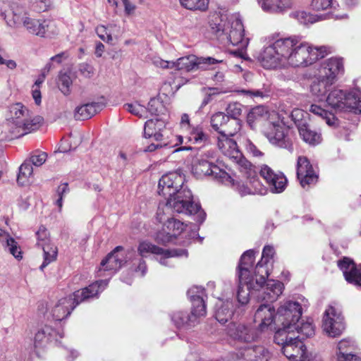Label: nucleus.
I'll return each instance as SVG.
<instances>
[{
    "label": "nucleus",
    "instance_id": "nucleus-33",
    "mask_svg": "<svg viewBox=\"0 0 361 361\" xmlns=\"http://www.w3.org/2000/svg\"><path fill=\"white\" fill-rule=\"evenodd\" d=\"M347 94L340 89L332 90L326 97L327 104L336 111H343L345 109V97Z\"/></svg>",
    "mask_w": 361,
    "mask_h": 361
},
{
    "label": "nucleus",
    "instance_id": "nucleus-26",
    "mask_svg": "<svg viewBox=\"0 0 361 361\" xmlns=\"http://www.w3.org/2000/svg\"><path fill=\"white\" fill-rule=\"evenodd\" d=\"M294 0H257L259 6L267 13H283L290 9Z\"/></svg>",
    "mask_w": 361,
    "mask_h": 361
},
{
    "label": "nucleus",
    "instance_id": "nucleus-12",
    "mask_svg": "<svg viewBox=\"0 0 361 361\" xmlns=\"http://www.w3.org/2000/svg\"><path fill=\"white\" fill-rule=\"evenodd\" d=\"M192 170L198 178L204 176H211L224 183H231L232 181L231 177L225 171L203 159L199 160L198 163L194 165Z\"/></svg>",
    "mask_w": 361,
    "mask_h": 361
},
{
    "label": "nucleus",
    "instance_id": "nucleus-48",
    "mask_svg": "<svg viewBox=\"0 0 361 361\" xmlns=\"http://www.w3.org/2000/svg\"><path fill=\"white\" fill-rule=\"evenodd\" d=\"M182 6L191 11H204L207 9L209 0H179Z\"/></svg>",
    "mask_w": 361,
    "mask_h": 361
},
{
    "label": "nucleus",
    "instance_id": "nucleus-9",
    "mask_svg": "<svg viewBox=\"0 0 361 361\" xmlns=\"http://www.w3.org/2000/svg\"><path fill=\"white\" fill-rule=\"evenodd\" d=\"M0 14L10 26H18L27 17L25 4L20 0L4 1L0 5Z\"/></svg>",
    "mask_w": 361,
    "mask_h": 361
},
{
    "label": "nucleus",
    "instance_id": "nucleus-6",
    "mask_svg": "<svg viewBox=\"0 0 361 361\" xmlns=\"http://www.w3.org/2000/svg\"><path fill=\"white\" fill-rule=\"evenodd\" d=\"M292 332L277 330L274 335V341L281 346L283 355L291 361H307L306 347L299 338V336L291 335Z\"/></svg>",
    "mask_w": 361,
    "mask_h": 361
},
{
    "label": "nucleus",
    "instance_id": "nucleus-39",
    "mask_svg": "<svg viewBox=\"0 0 361 361\" xmlns=\"http://www.w3.org/2000/svg\"><path fill=\"white\" fill-rule=\"evenodd\" d=\"M188 295L192 302V307L198 310L202 306L206 310L204 300V289L200 286H193L188 290Z\"/></svg>",
    "mask_w": 361,
    "mask_h": 361
},
{
    "label": "nucleus",
    "instance_id": "nucleus-38",
    "mask_svg": "<svg viewBox=\"0 0 361 361\" xmlns=\"http://www.w3.org/2000/svg\"><path fill=\"white\" fill-rule=\"evenodd\" d=\"M158 255H160V257L158 260L161 265L166 267H171L172 266L171 259L173 257H178L183 256L188 257V252L185 249H163V252L159 253Z\"/></svg>",
    "mask_w": 361,
    "mask_h": 361
},
{
    "label": "nucleus",
    "instance_id": "nucleus-63",
    "mask_svg": "<svg viewBox=\"0 0 361 361\" xmlns=\"http://www.w3.org/2000/svg\"><path fill=\"white\" fill-rule=\"evenodd\" d=\"M162 109V104L157 99H151L148 103L147 111L152 115H158Z\"/></svg>",
    "mask_w": 361,
    "mask_h": 361
},
{
    "label": "nucleus",
    "instance_id": "nucleus-1",
    "mask_svg": "<svg viewBox=\"0 0 361 361\" xmlns=\"http://www.w3.org/2000/svg\"><path fill=\"white\" fill-rule=\"evenodd\" d=\"M328 53L327 47H312L296 37L280 38L264 47L257 59L267 69L279 67H300L312 64Z\"/></svg>",
    "mask_w": 361,
    "mask_h": 361
},
{
    "label": "nucleus",
    "instance_id": "nucleus-43",
    "mask_svg": "<svg viewBox=\"0 0 361 361\" xmlns=\"http://www.w3.org/2000/svg\"><path fill=\"white\" fill-rule=\"evenodd\" d=\"M345 109L343 111H353L355 113H361V95L359 94H348L345 97Z\"/></svg>",
    "mask_w": 361,
    "mask_h": 361
},
{
    "label": "nucleus",
    "instance_id": "nucleus-22",
    "mask_svg": "<svg viewBox=\"0 0 361 361\" xmlns=\"http://www.w3.org/2000/svg\"><path fill=\"white\" fill-rule=\"evenodd\" d=\"M343 63L340 58H330L322 63L319 74L334 83L338 75L343 73Z\"/></svg>",
    "mask_w": 361,
    "mask_h": 361
},
{
    "label": "nucleus",
    "instance_id": "nucleus-7",
    "mask_svg": "<svg viewBox=\"0 0 361 361\" xmlns=\"http://www.w3.org/2000/svg\"><path fill=\"white\" fill-rule=\"evenodd\" d=\"M302 315V307L299 302L295 301H286L281 305L276 312V320L281 324V328L278 330H285L286 332H293L297 328L296 322Z\"/></svg>",
    "mask_w": 361,
    "mask_h": 361
},
{
    "label": "nucleus",
    "instance_id": "nucleus-40",
    "mask_svg": "<svg viewBox=\"0 0 361 361\" xmlns=\"http://www.w3.org/2000/svg\"><path fill=\"white\" fill-rule=\"evenodd\" d=\"M188 140L193 144L206 145L209 142V136L207 134L202 127L197 126L190 131Z\"/></svg>",
    "mask_w": 361,
    "mask_h": 361
},
{
    "label": "nucleus",
    "instance_id": "nucleus-41",
    "mask_svg": "<svg viewBox=\"0 0 361 361\" xmlns=\"http://www.w3.org/2000/svg\"><path fill=\"white\" fill-rule=\"evenodd\" d=\"M33 169L28 161L25 160L19 167V171L17 177V182L20 185H25L29 183L32 177Z\"/></svg>",
    "mask_w": 361,
    "mask_h": 361
},
{
    "label": "nucleus",
    "instance_id": "nucleus-46",
    "mask_svg": "<svg viewBox=\"0 0 361 361\" xmlns=\"http://www.w3.org/2000/svg\"><path fill=\"white\" fill-rule=\"evenodd\" d=\"M137 251L142 257H145L149 254L158 255L163 252V248H161L149 241H142L139 243Z\"/></svg>",
    "mask_w": 361,
    "mask_h": 361
},
{
    "label": "nucleus",
    "instance_id": "nucleus-23",
    "mask_svg": "<svg viewBox=\"0 0 361 361\" xmlns=\"http://www.w3.org/2000/svg\"><path fill=\"white\" fill-rule=\"evenodd\" d=\"M338 266L348 283L361 286V271L356 268L352 259L345 257L338 261Z\"/></svg>",
    "mask_w": 361,
    "mask_h": 361
},
{
    "label": "nucleus",
    "instance_id": "nucleus-10",
    "mask_svg": "<svg viewBox=\"0 0 361 361\" xmlns=\"http://www.w3.org/2000/svg\"><path fill=\"white\" fill-rule=\"evenodd\" d=\"M322 328L329 337L341 336L345 329L344 319L341 313L335 307L329 306L324 314Z\"/></svg>",
    "mask_w": 361,
    "mask_h": 361
},
{
    "label": "nucleus",
    "instance_id": "nucleus-25",
    "mask_svg": "<svg viewBox=\"0 0 361 361\" xmlns=\"http://www.w3.org/2000/svg\"><path fill=\"white\" fill-rule=\"evenodd\" d=\"M354 347V342L350 339L340 341L333 361H361L359 357L353 353Z\"/></svg>",
    "mask_w": 361,
    "mask_h": 361
},
{
    "label": "nucleus",
    "instance_id": "nucleus-47",
    "mask_svg": "<svg viewBox=\"0 0 361 361\" xmlns=\"http://www.w3.org/2000/svg\"><path fill=\"white\" fill-rule=\"evenodd\" d=\"M226 121H228V116H226L223 112H216L210 118L212 128L218 132L219 135L224 128Z\"/></svg>",
    "mask_w": 361,
    "mask_h": 361
},
{
    "label": "nucleus",
    "instance_id": "nucleus-21",
    "mask_svg": "<svg viewBox=\"0 0 361 361\" xmlns=\"http://www.w3.org/2000/svg\"><path fill=\"white\" fill-rule=\"evenodd\" d=\"M237 357L245 361H269L271 354L262 345H252L240 349Z\"/></svg>",
    "mask_w": 361,
    "mask_h": 361
},
{
    "label": "nucleus",
    "instance_id": "nucleus-28",
    "mask_svg": "<svg viewBox=\"0 0 361 361\" xmlns=\"http://www.w3.org/2000/svg\"><path fill=\"white\" fill-rule=\"evenodd\" d=\"M166 130L165 123L159 119H149L145 122L144 135L145 137H154L156 141L163 140L166 137Z\"/></svg>",
    "mask_w": 361,
    "mask_h": 361
},
{
    "label": "nucleus",
    "instance_id": "nucleus-50",
    "mask_svg": "<svg viewBox=\"0 0 361 361\" xmlns=\"http://www.w3.org/2000/svg\"><path fill=\"white\" fill-rule=\"evenodd\" d=\"M254 274L255 275L252 276L254 279V283H256L257 281H259L260 282V287H262V283L265 282L266 277H267L269 274L267 264L259 261L255 268Z\"/></svg>",
    "mask_w": 361,
    "mask_h": 361
},
{
    "label": "nucleus",
    "instance_id": "nucleus-36",
    "mask_svg": "<svg viewBox=\"0 0 361 361\" xmlns=\"http://www.w3.org/2000/svg\"><path fill=\"white\" fill-rule=\"evenodd\" d=\"M216 306L215 317L216 320L222 324L227 322L233 314V305L232 301H219Z\"/></svg>",
    "mask_w": 361,
    "mask_h": 361
},
{
    "label": "nucleus",
    "instance_id": "nucleus-44",
    "mask_svg": "<svg viewBox=\"0 0 361 361\" xmlns=\"http://www.w3.org/2000/svg\"><path fill=\"white\" fill-rule=\"evenodd\" d=\"M164 229L167 230L168 232H170L171 235H172L176 239L177 236L185 230V226L179 220L171 218L169 219L164 223Z\"/></svg>",
    "mask_w": 361,
    "mask_h": 361
},
{
    "label": "nucleus",
    "instance_id": "nucleus-60",
    "mask_svg": "<svg viewBox=\"0 0 361 361\" xmlns=\"http://www.w3.org/2000/svg\"><path fill=\"white\" fill-rule=\"evenodd\" d=\"M69 192L68 185L66 183H63L59 185L56 190V195L58 199L56 200V204L58 206L59 211L61 210L63 206V197Z\"/></svg>",
    "mask_w": 361,
    "mask_h": 361
},
{
    "label": "nucleus",
    "instance_id": "nucleus-35",
    "mask_svg": "<svg viewBox=\"0 0 361 361\" xmlns=\"http://www.w3.org/2000/svg\"><path fill=\"white\" fill-rule=\"evenodd\" d=\"M271 114L268 113L266 108L263 106H258L253 108L247 116V122L248 125L253 128L255 123L263 121H268ZM271 116H276L275 114H272Z\"/></svg>",
    "mask_w": 361,
    "mask_h": 361
},
{
    "label": "nucleus",
    "instance_id": "nucleus-24",
    "mask_svg": "<svg viewBox=\"0 0 361 361\" xmlns=\"http://www.w3.org/2000/svg\"><path fill=\"white\" fill-rule=\"evenodd\" d=\"M238 279H240L238 278ZM260 282L257 281L254 283L253 277H245V279L241 281L239 280V285L237 292V299L238 302L242 305H246L250 300V295L257 292V289L260 287Z\"/></svg>",
    "mask_w": 361,
    "mask_h": 361
},
{
    "label": "nucleus",
    "instance_id": "nucleus-18",
    "mask_svg": "<svg viewBox=\"0 0 361 361\" xmlns=\"http://www.w3.org/2000/svg\"><path fill=\"white\" fill-rule=\"evenodd\" d=\"M297 177L302 188L314 184L318 176L307 157L300 156L297 161Z\"/></svg>",
    "mask_w": 361,
    "mask_h": 361
},
{
    "label": "nucleus",
    "instance_id": "nucleus-14",
    "mask_svg": "<svg viewBox=\"0 0 361 361\" xmlns=\"http://www.w3.org/2000/svg\"><path fill=\"white\" fill-rule=\"evenodd\" d=\"M206 315V310L202 307L201 309H195L192 307L190 314L186 311L178 310L171 314V320L178 329H190L198 323V319Z\"/></svg>",
    "mask_w": 361,
    "mask_h": 361
},
{
    "label": "nucleus",
    "instance_id": "nucleus-3",
    "mask_svg": "<svg viewBox=\"0 0 361 361\" xmlns=\"http://www.w3.org/2000/svg\"><path fill=\"white\" fill-rule=\"evenodd\" d=\"M108 284L107 280H100L88 287L78 290L66 298L60 299L51 310V314L56 321H61L70 315L71 311L80 302L97 297Z\"/></svg>",
    "mask_w": 361,
    "mask_h": 361
},
{
    "label": "nucleus",
    "instance_id": "nucleus-54",
    "mask_svg": "<svg viewBox=\"0 0 361 361\" xmlns=\"http://www.w3.org/2000/svg\"><path fill=\"white\" fill-rule=\"evenodd\" d=\"M47 154L43 152H35L30 157L25 159L32 166H41L47 160Z\"/></svg>",
    "mask_w": 361,
    "mask_h": 361
},
{
    "label": "nucleus",
    "instance_id": "nucleus-42",
    "mask_svg": "<svg viewBox=\"0 0 361 361\" xmlns=\"http://www.w3.org/2000/svg\"><path fill=\"white\" fill-rule=\"evenodd\" d=\"M309 111L313 114L321 117L329 126H334L336 123V118L332 113L326 111L318 105H310Z\"/></svg>",
    "mask_w": 361,
    "mask_h": 361
},
{
    "label": "nucleus",
    "instance_id": "nucleus-30",
    "mask_svg": "<svg viewBox=\"0 0 361 361\" xmlns=\"http://www.w3.org/2000/svg\"><path fill=\"white\" fill-rule=\"evenodd\" d=\"M104 106L102 102L87 103L75 108L74 117L76 120H86L99 112Z\"/></svg>",
    "mask_w": 361,
    "mask_h": 361
},
{
    "label": "nucleus",
    "instance_id": "nucleus-17",
    "mask_svg": "<svg viewBox=\"0 0 361 361\" xmlns=\"http://www.w3.org/2000/svg\"><path fill=\"white\" fill-rule=\"evenodd\" d=\"M283 290V284L275 280H268L257 289V298L267 303L276 300Z\"/></svg>",
    "mask_w": 361,
    "mask_h": 361
},
{
    "label": "nucleus",
    "instance_id": "nucleus-45",
    "mask_svg": "<svg viewBox=\"0 0 361 361\" xmlns=\"http://www.w3.org/2000/svg\"><path fill=\"white\" fill-rule=\"evenodd\" d=\"M291 16L303 25L312 24L321 20V16L313 15L304 11L293 12Z\"/></svg>",
    "mask_w": 361,
    "mask_h": 361
},
{
    "label": "nucleus",
    "instance_id": "nucleus-58",
    "mask_svg": "<svg viewBox=\"0 0 361 361\" xmlns=\"http://www.w3.org/2000/svg\"><path fill=\"white\" fill-rule=\"evenodd\" d=\"M334 5L333 0H312L311 8L317 11H326L332 8Z\"/></svg>",
    "mask_w": 361,
    "mask_h": 361
},
{
    "label": "nucleus",
    "instance_id": "nucleus-37",
    "mask_svg": "<svg viewBox=\"0 0 361 361\" xmlns=\"http://www.w3.org/2000/svg\"><path fill=\"white\" fill-rule=\"evenodd\" d=\"M174 68L176 70H184L187 72L200 69L198 57L194 55H190L181 57L174 61Z\"/></svg>",
    "mask_w": 361,
    "mask_h": 361
},
{
    "label": "nucleus",
    "instance_id": "nucleus-64",
    "mask_svg": "<svg viewBox=\"0 0 361 361\" xmlns=\"http://www.w3.org/2000/svg\"><path fill=\"white\" fill-rule=\"evenodd\" d=\"M78 71L83 77L90 78L94 75V68L92 66L83 63L79 65Z\"/></svg>",
    "mask_w": 361,
    "mask_h": 361
},
{
    "label": "nucleus",
    "instance_id": "nucleus-51",
    "mask_svg": "<svg viewBox=\"0 0 361 361\" xmlns=\"http://www.w3.org/2000/svg\"><path fill=\"white\" fill-rule=\"evenodd\" d=\"M296 326L297 328L294 329L291 333L293 336L295 335V331L305 337H310L314 334V326L310 322H300L299 321V322H296Z\"/></svg>",
    "mask_w": 361,
    "mask_h": 361
},
{
    "label": "nucleus",
    "instance_id": "nucleus-34",
    "mask_svg": "<svg viewBox=\"0 0 361 361\" xmlns=\"http://www.w3.org/2000/svg\"><path fill=\"white\" fill-rule=\"evenodd\" d=\"M298 130L300 137L306 143L310 145H316L321 142V134L315 130H312L307 123L306 125L299 123Z\"/></svg>",
    "mask_w": 361,
    "mask_h": 361
},
{
    "label": "nucleus",
    "instance_id": "nucleus-15",
    "mask_svg": "<svg viewBox=\"0 0 361 361\" xmlns=\"http://www.w3.org/2000/svg\"><path fill=\"white\" fill-rule=\"evenodd\" d=\"M22 24L30 33L37 36L44 37L45 34L55 35L58 33V29L51 20H36L27 16Z\"/></svg>",
    "mask_w": 361,
    "mask_h": 361
},
{
    "label": "nucleus",
    "instance_id": "nucleus-61",
    "mask_svg": "<svg viewBox=\"0 0 361 361\" xmlns=\"http://www.w3.org/2000/svg\"><path fill=\"white\" fill-rule=\"evenodd\" d=\"M200 69H207L211 66L221 63L222 60L216 59L213 57H198Z\"/></svg>",
    "mask_w": 361,
    "mask_h": 361
},
{
    "label": "nucleus",
    "instance_id": "nucleus-53",
    "mask_svg": "<svg viewBox=\"0 0 361 361\" xmlns=\"http://www.w3.org/2000/svg\"><path fill=\"white\" fill-rule=\"evenodd\" d=\"M72 83V79L68 74L60 73L59 76V87L64 95L70 94Z\"/></svg>",
    "mask_w": 361,
    "mask_h": 361
},
{
    "label": "nucleus",
    "instance_id": "nucleus-11",
    "mask_svg": "<svg viewBox=\"0 0 361 361\" xmlns=\"http://www.w3.org/2000/svg\"><path fill=\"white\" fill-rule=\"evenodd\" d=\"M217 145L225 156L234 159L240 166H245L247 169L251 166V163L242 157L236 142L231 137L220 134L217 137Z\"/></svg>",
    "mask_w": 361,
    "mask_h": 361
},
{
    "label": "nucleus",
    "instance_id": "nucleus-49",
    "mask_svg": "<svg viewBox=\"0 0 361 361\" xmlns=\"http://www.w3.org/2000/svg\"><path fill=\"white\" fill-rule=\"evenodd\" d=\"M241 128V121L240 119L230 118L226 122L224 128L221 131V135L234 136Z\"/></svg>",
    "mask_w": 361,
    "mask_h": 361
},
{
    "label": "nucleus",
    "instance_id": "nucleus-56",
    "mask_svg": "<svg viewBox=\"0 0 361 361\" xmlns=\"http://www.w3.org/2000/svg\"><path fill=\"white\" fill-rule=\"evenodd\" d=\"M6 245L8 248L9 252L17 259L23 258L22 252L17 242L13 238H8L6 239Z\"/></svg>",
    "mask_w": 361,
    "mask_h": 361
},
{
    "label": "nucleus",
    "instance_id": "nucleus-8",
    "mask_svg": "<svg viewBox=\"0 0 361 361\" xmlns=\"http://www.w3.org/2000/svg\"><path fill=\"white\" fill-rule=\"evenodd\" d=\"M288 130L279 119L268 121L264 123V134L274 145L293 150V143L286 135Z\"/></svg>",
    "mask_w": 361,
    "mask_h": 361
},
{
    "label": "nucleus",
    "instance_id": "nucleus-32",
    "mask_svg": "<svg viewBox=\"0 0 361 361\" xmlns=\"http://www.w3.org/2000/svg\"><path fill=\"white\" fill-rule=\"evenodd\" d=\"M254 259L255 252L252 250H247L241 256L238 272V278L241 281L245 279V277H253L250 269L252 268Z\"/></svg>",
    "mask_w": 361,
    "mask_h": 361
},
{
    "label": "nucleus",
    "instance_id": "nucleus-13",
    "mask_svg": "<svg viewBox=\"0 0 361 361\" xmlns=\"http://www.w3.org/2000/svg\"><path fill=\"white\" fill-rule=\"evenodd\" d=\"M36 235L37 245L41 247L44 252V261L40 266V269L43 270L44 267L56 259L58 250L56 246L51 243L48 231L44 226L39 228Z\"/></svg>",
    "mask_w": 361,
    "mask_h": 361
},
{
    "label": "nucleus",
    "instance_id": "nucleus-20",
    "mask_svg": "<svg viewBox=\"0 0 361 361\" xmlns=\"http://www.w3.org/2000/svg\"><path fill=\"white\" fill-rule=\"evenodd\" d=\"M228 335L233 338L244 343L254 341L258 337L255 330L243 324L230 323L227 327Z\"/></svg>",
    "mask_w": 361,
    "mask_h": 361
},
{
    "label": "nucleus",
    "instance_id": "nucleus-4",
    "mask_svg": "<svg viewBox=\"0 0 361 361\" xmlns=\"http://www.w3.org/2000/svg\"><path fill=\"white\" fill-rule=\"evenodd\" d=\"M7 121L12 135L20 137L38 129L43 118L39 116L32 117L30 110L18 102L8 107Z\"/></svg>",
    "mask_w": 361,
    "mask_h": 361
},
{
    "label": "nucleus",
    "instance_id": "nucleus-55",
    "mask_svg": "<svg viewBox=\"0 0 361 361\" xmlns=\"http://www.w3.org/2000/svg\"><path fill=\"white\" fill-rule=\"evenodd\" d=\"M243 105L238 102L231 103L226 108V116L230 118L239 119L243 111Z\"/></svg>",
    "mask_w": 361,
    "mask_h": 361
},
{
    "label": "nucleus",
    "instance_id": "nucleus-31",
    "mask_svg": "<svg viewBox=\"0 0 361 361\" xmlns=\"http://www.w3.org/2000/svg\"><path fill=\"white\" fill-rule=\"evenodd\" d=\"M333 84L319 74V77L312 81L310 85V92L319 100L323 101L326 99V94Z\"/></svg>",
    "mask_w": 361,
    "mask_h": 361
},
{
    "label": "nucleus",
    "instance_id": "nucleus-29",
    "mask_svg": "<svg viewBox=\"0 0 361 361\" xmlns=\"http://www.w3.org/2000/svg\"><path fill=\"white\" fill-rule=\"evenodd\" d=\"M241 170L245 171L247 178L248 179L249 185L250 188H247V190H242L244 194H260L263 195L266 192L265 188L261 184L258 177L256 175L255 171L253 169V166L251 164L250 167L247 169L245 166H240Z\"/></svg>",
    "mask_w": 361,
    "mask_h": 361
},
{
    "label": "nucleus",
    "instance_id": "nucleus-19",
    "mask_svg": "<svg viewBox=\"0 0 361 361\" xmlns=\"http://www.w3.org/2000/svg\"><path fill=\"white\" fill-rule=\"evenodd\" d=\"M260 175L267 181L270 190L274 193H280L284 190L287 179L282 173H274L268 166H263L260 170Z\"/></svg>",
    "mask_w": 361,
    "mask_h": 361
},
{
    "label": "nucleus",
    "instance_id": "nucleus-27",
    "mask_svg": "<svg viewBox=\"0 0 361 361\" xmlns=\"http://www.w3.org/2000/svg\"><path fill=\"white\" fill-rule=\"evenodd\" d=\"M123 250L121 246L116 247L111 253H109L100 264L99 272L102 271H113L118 270L126 262L123 259V255H119L118 252Z\"/></svg>",
    "mask_w": 361,
    "mask_h": 361
},
{
    "label": "nucleus",
    "instance_id": "nucleus-52",
    "mask_svg": "<svg viewBox=\"0 0 361 361\" xmlns=\"http://www.w3.org/2000/svg\"><path fill=\"white\" fill-rule=\"evenodd\" d=\"M176 139L178 140V142H176L175 144H172L171 141L168 140V138L164 137L163 140H158L160 142V143L154 144L152 143L149 146H147V149H145L146 152H154L157 149L165 147L171 149L176 146L178 143L183 142V137L182 136H175Z\"/></svg>",
    "mask_w": 361,
    "mask_h": 361
},
{
    "label": "nucleus",
    "instance_id": "nucleus-57",
    "mask_svg": "<svg viewBox=\"0 0 361 361\" xmlns=\"http://www.w3.org/2000/svg\"><path fill=\"white\" fill-rule=\"evenodd\" d=\"M155 240L159 244L166 245L172 243L175 238L172 235H171V233L168 232L167 230H165L163 226L162 229L156 234Z\"/></svg>",
    "mask_w": 361,
    "mask_h": 361
},
{
    "label": "nucleus",
    "instance_id": "nucleus-62",
    "mask_svg": "<svg viewBox=\"0 0 361 361\" xmlns=\"http://www.w3.org/2000/svg\"><path fill=\"white\" fill-rule=\"evenodd\" d=\"M98 37L105 42L111 43L113 38L111 34L107 32V28L104 25H99L96 28Z\"/></svg>",
    "mask_w": 361,
    "mask_h": 361
},
{
    "label": "nucleus",
    "instance_id": "nucleus-16",
    "mask_svg": "<svg viewBox=\"0 0 361 361\" xmlns=\"http://www.w3.org/2000/svg\"><path fill=\"white\" fill-rule=\"evenodd\" d=\"M275 309L270 303L261 305L256 310L254 322L258 324V330L261 332L271 330V326L276 317Z\"/></svg>",
    "mask_w": 361,
    "mask_h": 361
},
{
    "label": "nucleus",
    "instance_id": "nucleus-5",
    "mask_svg": "<svg viewBox=\"0 0 361 361\" xmlns=\"http://www.w3.org/2000/svg\"><path fill=\"white\" fill-rule=\"evenodd\" d=\"M212 29L219 37L224 36L228 42L233 46L238 47V49L233 51L234 54L245 59L246 53L245 51L249 44V39L244 37L243 25L236 16H231L228 20L223 23L211 24Z\"/></svg>",
    "mask_w": 361,
    "mask_h": 361
},
{
    "label": "nucleus",
    "instance_id": "nucleus-59",
    "mask_svg": "<svg viewBox=\"0 0 361 361\" xmlns=\"http://www.w3.org/2000/svg\"><path fill=\"white\" fill-rule=\"evenodd\" d=\"M123 109L130 114L142 117V114L146 111V108L139 104H125Z\"/></svg>",
    "mask_w": 361,
    "mask_h": 361
},
{
    "label": "nucleus",
    "instance_id": "nucleus-2",
    "mask_svg": "<svg viewBox=\"0 0 361 361\" xmlns=\"http://www.w3.org/2000/svg\"><path fill=\"white\" fill-rule=\"evenodd\" d=\"M184 176L177 172L162 176L158 184V192L166 198V207L177 213L195 215L196 221L202 224L206 213L198 203L192 200L191 191L184 185Z\"/></svg>",
    "mask_w": 361,
    "mask_h": 361
}]
</instances>
